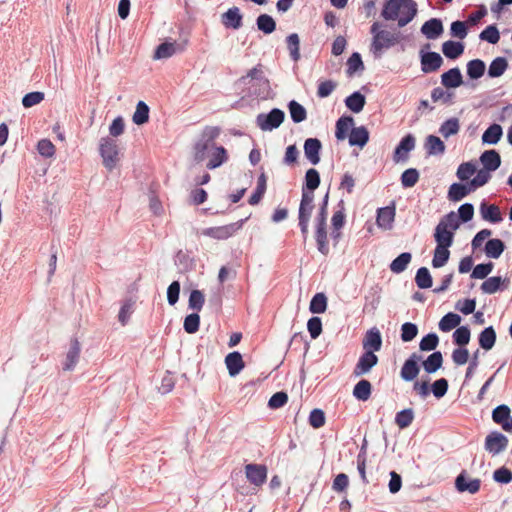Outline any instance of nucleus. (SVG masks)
<instances>
[{
  "label": "nucleus",
  "instance_id": "obj_1",
  "mask_svg": "<svg viewBox=\"0 0 512 512\" xmlns=\"http://www.w3.org/2000/svg\"><path fill=\"white\" fill-rule=\"evenodd\" d=\"M414 0H384L381 16L386 21L397 20L400 28L409 24L417 15Z\"/></svg>",
  "mask_w": 512,
  "mask_h": 512
},
{
  "label": "nucleus",
  "instance_id": "obj_2",
  "mask_svg": "<svg viewBox=\"0 0 512 512\" xmlns=\"http://www.w3.org/2000/svg\"><path fill=\"white\" fill-rule=\"evenodd\" d=\"M329 191L324 195L319 205L317 215L315 217V240L318 251L327 256L329 254V245L327 237V215H328Z\"/></svg>",
  "mask_w": 512,
  "mask_h": 512
},
{
  "label": "nucleus",
  "instance_id": "obj_3",
  "mask_svg": "<svg viewBox=\"0 0 512 512\" xmlns=\"http://www.w3.org/2000/svg\"><path fill=\"white\" fill-rule=\"evenodd\" d=\"M220 132L221 130L217 126H206L202 130L199 139L194 144V160L196 162L204 161L217 147L215 140L219 137Z\"/></svg>",
  "mask_w": 512,
  "mask_h": 512
},
{
  "label": "nucleus",
  "instance_id": "obj_4",
  "mask_svg": "<svg viewBox=\"0 0 512 512\" xmlns=\"http://www.w3.org/2000/svg\"><path fill=\"white\" fill-rule=\"evenodd\" d=\"M380 22H374L370 27L372 34V42L370 51L375 58H380L384 50H388L394 46L395 38L393 32L382 29Z\"/></svg>",
  "mask_w": 512,
  "mask_h": 512
},
{
  "label": "nucleus",
  "instance_id": "obj_5",
  "mask_svg": "<svg viewBox=\"0 0 512 512\" xmlns=\"http://www.w3.org/2000/svg\"><path fill=\"white\" fill-rule=\"evenodd\" d=\"M246 220L247 218H244L227 225L208 227L203 229L201 234L215 240H226L238 232L243 227Z\"/></svg>",
  "mask_w": 512,
  "mask_h": 512
},
{
  "label": "nucleus",
  "instance_id": "obj_6",
  "mask_svg": "<svg viewBox=\"0 0 512 512\" xmlns=\"http://www.w3.org/2000/svg\"><path fill=\"white\" fill-rule=\"evenodd\" d=\"M100 155L103 158V164L108 170H113L118 161V145L111 137H103L99 145Z\"/></svg>",
  "mask_w": 512,
  "mask_h": 512
},
{
  "label": "nucleus",
  "instance_id": "obj_7",
  "mask_svg": "<svg viewBox=\"0 0 512 512\" xmlns=\"http://www.w3.org/2000/svg\"><path fill=\"white\" fill-rule=\"evenodd\" d=\"M285 120V112L279 108H273L268 113H260L256 117V125L262 131H272L280 127Z\"/></svg>",
  "mask_w": 512,
  "mask_h": 512
},
{
  "label": "nucleus",
  "instance_id": "obj_8",
  "mask_svg": "<svg viewBox=\"0 0 512 512\" xmlns=\"http://www.w3.org/2000/svg\"><path fill=\"white\" fill-rule=\"evenodd\" d=\"M508 443V438L503 433L493 431L486 436L484 447L486 451L495 456L505 451Z\"/></svg>",
  "mask_w": 512,
  "mask_h": 512
},
{
  "label": "nucleus",
  "instance_id": "obj_9",
  "mask_svg": "<svg viewBox=\"0 0 512 512\" xmlns=\"http://www.w3.org/2000/svg\"><path fill=\"white\" fill-rule=\"evenodd\" d=\"M416 139L413 134L408 133L401 138L393 153V161L395 163L406 162L409 153L415 148Z\"/></svg>",
  "mask_w": 512,
  "mask_h": 512
},
{
  "label": "nucleus",
  "instance_id": "obj_10",
  "mask_svg": "<svg viewBox=\"0 0 512 512\" xmlns=\"http://www.w3.org/2000/svg\"><path fill=\"white\" fill-rule=\"evenodd\" d=\"M378 361L379 358L374 352L364 350L353 369V376L360 377L368 374L378 364Z\"/></svg>",
  "mask_w": 512,
  "mask_h": 512
},
{
  "label": "nucleus",
  "instance_id": "obj_11",
  "mask_svg": "<svg viewBox=\"0 0 512 512\" xmlns=\"http://www.w3.org/2000/svg\"><path fill=\"white\" fill-rule=\"evenodd\" d=\"M240 81H242L245 84L249 83L250 81H255L258 86H262L263 91L252 92L257 97L266 98L269 94V81L262 75V71L259 68V66L250 69L247 75L241 77Z\"/></svg>",
  "mask_w": 512,
  "mask_h": 512
},
{
  "label": "nucleus",
  "instance_id": "obj_12",
  "mask_svg": "<svg viewBox=\"0 0 512 512\" xmlns=\"http://www.w3.org/2000/svg\"><path fill=\"white\" fill-rule=\"evenodd\" d=\"M421 71L425 74L437 71L443 64L441 55L434 51L420 50Z\"/></svg>",
  "mask_w": 512,
  "mask_h": 512
},
{
  "label": "nucleus",
  "instance_id": "obj_13",
  "mask_svg": "<svg viewBox=\"0 0 512 512\" xmlns=\"http://www.w3.org/2000/svg\"><path fill=\"white\" fill-rule=\"evenodd\" d=\"M422 357L421 355L417 353H412L404 362L401 371L400 376L401 378L406 381L410 382L413 381L417 375L420 372L419 367V361H421Z\"/></svg>",
  "mask_w": 512,
  "mask_h": 512
},
{
  "label": "nucleus",
  "instance_id": "obj_14",
  "mask_svg": "<svg viewBox=\"0 0 512 512\" xmlns=\"http://www.w3.org/2000/svg\"><path fill=\"white\" fill-rule=\"evenodd\" d=\"M510 285V279L508 277L502 278L501 276L488 277L481 284L480 289L484 294H495L499 291L506 290Z\"/></svg>",
  "mask_w": 512,
  "mask_h": 512
},
{
  "label": "nucleus",
  "instance_id": "obj_15",
  "mask_svg": "<svg viewBox=\"0 0 512 512\" xmlns=\"http://www.w3.org/2000/svg\"><path fill=\"white\" fill-rule=\"evenodd\" d=\"M481 480L478 478L468 479L467 473L463 470L455 479V488L458 492H469L476 494L480 490Z\"/></svg>",
  "mask_w": 512,
  "mask_h": 512
},
{
  "label": "nucleus",
  "instance_id": "obj_16",
  "mask_svg": "<svg viewBox=\"0 0 512 512\" xmlns=\"http://www.w3.org/2000/svg\"><path fill=\"white\" fill-rule=\"evenodd\" d=\"M245 474L251 484L261 486L267 479V468L261 464H247L245 466Z\"/></svg>",
  "mask_w": 512,
  "mask_h": 512
},
{
  "label": "nucleus",
  "instance_id": "obj_17",
  "mask_svg": "<svg viewBox=\"0 0 512 512\" xmlns=\"http://www.w3.org/2000/svg\"><path fill=\"white\" fill-rule=\"evenodd\" d=\"M221 23L227 29L238 30L243 26V14L233 6L221 15Z\"/></svg>",
  "mask_w": 512,
  "mask_h": 512
},
{
  "label": "nucleus",
  "instance_id": "obj_18",
  "mask_svg": "<svg viewBox=\"0 0 512 512\" xmlns=\"http://www.w3.org/2000/svg\"><path fill=\"white\" fill-rule=\"evenodd\" d=\"M305 158L312 164L317 165L320 160L322 143L318 138H307L303 145Z\"/></svg>",
  "mask_w": 512,
  "mask_h": 512
},
{
  "label": "nucleus",
  "instance_id": "obj_19",
  "mask_svg": "<svg viewBox=\"0 0 512 512\" xmlns=\"http://www.w3.org/2000/svg\"><path fill=\"white\" fill-rule=\"evenodd\" d=\"M382 335L377 327H372L366 331L362 340L363 350L378 352L382 348Z\"/></svg>",
  "mask_w": 512,
  "mask_h": 512
},
{
  "label": "nucleus",
  "instance_id": "obj_20",
  "mask_svg": "<svg viewBox=\"0 0 512 512\" xmlns=\"http://www.w3.org/2000/svg\"><path fill=\"white\" fill-rule=\"evenodd\" d=\"M81 352V345L77 338H72L70 341L69 349L66 353L65 361L63 362L64 371H72L76 367Z\"/></svg>",
  "mask_w": 512,
  "mask_h": 512
},
{
  "label": "nucleus",
  "instance_id": "obj_21",
  "mask_svg": "<svg viewBox=\"0 0 512 512\" xmlns=\"http://www.w3.org/2000/svg\"><path fill=\"white\" fill-rule=\"evenodd\" d=\"M420 31L427 39L435 40L439 38L444 31L442 20L440 18H431L423 23Z\"/></svg>",
  "mask_w": 512,
  "mask_h": 512
},
{
  "label": "nucleus",
  "instance_id": "obj_22",
  "mask_svg": "<svg viewBox=\"0 0 512 512\" xmlns=\"http://www.w3.org/2000/svg\"><path fill=\"white\" fill-rule=\"evenodd\" d=\"M481 218L490 223H499L503 220L500 208L495 204H489L486 200L480 203Z\"/></svg>",
  "mask_w": 512,
  "mask_h": 512
},
{
  "label": "nucleus",
  "instance_id": "obj_23",
  "mask_svg": "<svg viewBox=\"0 0 512 512\" xmlns=\"http://www.w3.org/2000/svg\"><path fill=\"white\" fill-rule=\"evenodd\" d=\"M464 83L461 70L454 67L441 75V85L446 89H456Z\"/></svg>",
  "mask_w": 512,
  "mask_h": 512
},
{
  "label": "nucleus",
  "instance_id": "obj_24",
  "mask_svg": "<svg viewBox=\"0 0 512 512\" xmlns=\"http://www.w3.org/2000/svg\"><path fill=\"white\" fill-rule=\"evenodd\" d=\"M395 214L396 208L394 204L378 208L376 216L377 225L383 229H391L395 219Z\"/></svg>",
  "mask_w": 512,
  "mask_h": 512
},
{
  "label": "nucleus",
  "instance_id": "obj_25",
  "mask_svg": "<svg viewBox=\"0 0 512 512\" xmlns=\"http://www.w3.org/2000/svg\"><path fill=\"white\" fill-rule=\"evenodd\" d=\"M480 162L484 169L494 172L501 165V156L495 149L485 150L480 156Z\"/></svg>",
  "mask_w": 512,
  "mask_h": 512
},
{
  "label": "nucleus",
  "instance_id": "obj_26",
  "mask_svg": "<svg viewBox=\"0 0 512 512\" xmlns=\"http://www.w3.org/2000/svg\"><path fill=\"white\" fill-rule=\"evenodd\" d=\"M225 364L231 377L238 375L245 366L242 355L238 351H233L227 354L225 357Z\"/></svg>",
  "mask_w": 512,
  "mask_h": 512
},
{
  "label": "nucleus",
  "instance_id": "obj_27",
  "mask_svg": "<svg viewBox=\"0 0 512 512\" xmlns=\"http://www.w3.org/2000/svg\"><path fill=\"white\" fill-rule=\"evenodd\" d=\"M369 135V131L365 126L353 127L348 136L349 145L362 149L368 143Z\"/></svg>",
  "mask_w": 512,
  "mask_h": 512
},
{
  "label": "nucleus",
  "instance_id": "obj_28",
  "mask_svg": "<svg viewBox=\"0 0 512 512\" xmlns=\"http://www.w3.org/2000/svg\"><path fill=\"white\" fill-rule=\"evenodd\" d=\"M434 239L439 246L451 247L454 241V231L446 228L444 222H439L435 228Z\"/></svg>",
  "mask_w": 512,
  "mask_h": 512
},
{
  "label": "nucleus",
  "instance_id": "obj_29",
  "mask_svg": "<svg viewBox=\"0 0 512 512\" xmlns=\"http://www.w3.org/2000/svg\"><path fill=\"white\" fill-rule=\"evenodd\" d=\"M497 334L493 326L484 328L478 335V343L481 349L490 351L496 343Z\"/></svg>",
  "mask_w": 512,
  "mask_h": 512
},
{
  "label": "nucleus",
  "instance_id": "obj_30",
  "mask_svg": "<svg viewBox=\"0 0 512 512\" xmlns=\"http://www.w3.org/2000/svg\"><path fill=\"white\" fill-rule=\"evenodd\" d=\"M473 191L469 183L455 182L450 185L448 190V199L452 202H459Z\"/></svg>",
  "mask_w": 512,
  "mask_h": 512
},
{
  "label": "nucleus",
  "instance_id": "obj_31",
  "mask_svg": "<svg viewBox=\"0 0 512 512\" xmlns=\"http://www.w3.org/2000/svg\"><path fill=\"white\" fill-rule=\"evenodd\" d=\"M335 137L337 140H344L349 136V130L354 127V119L350 115H343L336 121Z\"/></svg>",
  "mask_w": 512,
  "mask_h": 512
},
{
  "label": "nucleus",
  "instance_id": "obj_32",
  "mask_svg": "<svg viewBox=\"0 0 512 512\" xmlns=\"http://www.w3.org/2000/svg\"><path fill=\"white\" fill-rule=\"evenodd\" d=\"M465 45L459 41L448 40L442 44V52L450 60L458 59L464 52Z\"/></svg>",
  "mask_w": 512,
  "mask_h": 512
},
{
  "label": "nucleus",
  "instance_id": "obj_33",
  "mask_svg": "<svg viewBox=\"0 0 512 512\" xmlns=\"http://www.w3.org/2000/svg\"><path fill=\"white\" fill-rule=\"evenodd\" d=\"M505 249L506 245L501 239L492 238L485 243L484 252L488 258L498 259Z\"/></svg>",
  "mask_w": 512,
  "mask_h": 512
},
{
  "label": "nucleus",
  "instance_id": "obj_34",
  "mask_svg": "<svg viewBox=\"0 0 512 512\" xmlns=\"http://www.w3.org/2000/svg\"><path fill=\"white\" fill-rule=\"evenodd\" d=\"M346 107L353 113H360L365 104L366 97L360 91H355L349 96H347L344 100Z\"/></svg>",
  "mask_w": 512,
  "mask_h": 512
},
{
  "label": "nucleus",
  "instance_id": "obj_35",
  "mask_svg": "<svg viewBox=\"0 0 512 512\" xmlns=\"http://www.w3.org/2000/svg\"><path fill=\"white\" fill-rule=\"evenodd\" d=\"M424 148L427 155L436 156L442 155L445 152L446 146L438 136L429 135L426 137Z\"/></svg>",
  "mask_w": 512,
  "mask_h": 512
},
{
  "label": "nucleus",
  "instance_id": "obj_36",
  "mask_svg": "<svg viewBox=\"0 0 512 512\" xmlns=\"http://www.w3.org/2000/svg\"><path fill=\"white\" fill-rule=\"evenodd\" d=\"M443 365V355L441 351H434L423 362L422 366L427 374L437 372Z\"/></svg>",
  "mask_w": 512,
  "mask_h": 512
},
{
  "label": "nucleus",
  "instance_id": "obj_37",
  "mask_svg": "<svg viewBox=\"0 0 512 512\" xmlns=\"http://www.w3.org/2000/svg\"><path fill=\"white\" fill-rule=\"evenodd\" d=\"M450 90L451 89H444L443 87H435L431 91V100L434 103L440 102L448 106L454 104L455 93Z\"/></svg>",
  "mask_w": 512,
  "mask_h": 512
},
{
  "label": "nucleus",
  "instance_id": "obj_38",
  "mask_svg": "<svg viewBox=\"0 0 512 512\" xmlns=\"http://www.w3.org/2000/svg\"><path fill=\"white\" fill-rule=\"evenodd\" d=\"M208 157H210V159L206 167L209 170L216 169L228 160L227 150L223 146L216 147Z\"/></svg>",
  "mask_w": 512,
  "mask_h": 512
},
{
  "label": "nucleus",
  "instance_id": "obj_39",
  "mask_svg": "<svg viewBox=\"0 0 512 512\" xmlns=\"http://www.w3.org/2000/svg\"><path fill=\"white\" fill-rule=\"evenodd\" d=\"M503 135L501 125L497 123L491 124L482 134V142L484 144L496 145Z\"/></svg>",
  "mask_w": 512,
  "mask_h": 512
},
{
  "label": "nucleus",
  "instance_id": "obj_40",
  "mask_svg": "<svg viewBox=\"0 0 512 512\" xmlns=\"http://www.w3.org/2000/svg\"><path fill=\"white\" fill-rule=\"evenodd\" d=\"M256 27L262 33L269 35L276 30L277 24L271 15L262 13L256 18Z\"/></svg>",
  "mask_w": 512,
  "mask_h": 512
},
{
  "label": "nucleus",
  "instance_id": "obj_41",
  "mask_svg": "<svg viewBox=\"0 0 512 512\" xmlns=\"http://www.w3.org/2000/svg\"><path fill=\"white\" fill-rule=\"evenodd\" d=\"M372 393V385L367 379H361L353 388V396L359 401H367Z\"/></svg>",
  "mask_w": 512,
  "mask_h": 512
},
{
  "label": "nucleus",
  "instance_id": "obj_42",
  "mask_svg": "<svg viewBox=\"0 0 512 512\" xmlns=\"http://www.w3.org/2000/svg\"><path fill=\"white\" fill-rule=\"evenodd\" d=\"M411 260L412 254L410 252H402L390 263L389 269L394 274H400L407 269Z\"/></svg>",
  "mask_w": 512,
  "mask_h": 512
},
{
  "label": "nucleus",
  "instance_id": "obj_43",
  "mask_svg": "<svg viewBox=\"0 0 512 512\" xmlns=\"http://www.w3.org/2000/svg\"><path fill=\"white\" fill-rule=\"evenodd\" d=\"M285 42L291 60L294 62L299 61L301 58L299 35L297 33H291L286 37Z\"/></svg>",
  "mask_w": 512,
  "mask_h": 512
},
{
  "label": "nucleus",
  "instance_id": "obj_44",
  "mask_svg": "<svg viewBox=\"0 0 512 512\" xmlns=\"http://www.w3.org/2000/svg\"><path fill=\"white\" fill-rule=\"evenodd\" d=\"M461 320L462 318L459 314L448 312L441 318L438 326L441 331L449 332L452 329L459 327Z\"/></svg>",
  "mask_w": 512,
  "mask_h": 512
},
{
  "label": "nucleus",
  "instance_id": "obj_45",
  "mask_svg": "<svg viewBox=\"0 0 512 512\" xmlns=\"http://www.w3.org/2000/svg\"><path fill=\"white\" fill-rule=\"evenodd\" d=\"M321 183L320 174L317 169L309 168L304 176L302 189L306 191H315Z\"/></svg>",
  "mask_w": 512,
  "mask_h": 512
},
{
  "label": "nucleus",
  "instance_id": "obj_46",
  "mask_svg": "<svg viewBox=\"0 0 512 512\" xmlns=\"http://www.w3.org/2000/svg\"><path fill=\"white\" fill-rule=\"evenodd\" d=\"M508 68V61L505 57L494 58L488 68V76L490 78H498L502 76Z\"/></svg>",
  "mask_w": 512,
  "mask_h": 512
},
{
  "label": "nucleus",
  "instance_id": "obj_47",
  "mask_svg": "<svg viewBox=\"0 0 512 512\" xmlns=\"http://www.w3.org/2000/svg\"><path fill=\"white\" fill-rule=\"evenodd\" d=\"M288 110L291 120L296 124L303 122L307 118V111L305 107L296 100H291L288 103Z\"/></svg>",
  "mask_w": 512,
  "mask_h": 512
},
{
  "label": "nucleus",
  "instance_id": "obj_48",
  "mask_svg": "<svg viewBox=\"0 0 512 512\" xmlns=\"http://www.w3.org/2000/svg\"><path fill=\"white\" fill-rule=\"evenodd\" d=\"M467 75L472 80L481 78L486 70L485 62L481 59H473L467 63Z\"/></svg>",
  "mask_w": 512,
  "mask_h": 512
},
{
  "label": "nucleus",
  "instance_id": "obj_49",
  "mask_svg": "<svg viewBox=\"0 0 512 512\" xmlns=\"http://www.w3.org/2000/svg\"><path fill=\"white\" fill-rule=\"evenodd\" d=\"M460 130V124H459V119L456 118V117H452V118H449L447 120H445L441 125H440V128H439V133L444 137V138H449L453 135H456Z\"/></svg>",
  "mask_w": 512,
  "mask_h": 512
},
{
  "label": "nucleus",
  "instance_id": "obj_50",
  "mask_svg": "<svg viewBox=\"0 0 512 512\" xmlns=\"http://www.w3.org/2000/svg\"><path fill=\"white\" fill-rule=\"evenodd\" d=\"M415 283L419 289H429L432 287L433 279L427 267H420L416 271Z\"/></svg>",
  "mask_w": 512,
  "mask_h": 512
},
{
  "label": "nucleus",
  "instance_id": "obj_51",
  "mask_svg": "<svg viewBox=\"0 0 512 512\" xmlns=\"http://www.w3.org/2000/svg\"><path fill=\"white\" fill-rule=\"evenodd\" d=\"M450 257L449 247L436 245L432 258V267L441 268L448 262Z\"/></svg>",
  "mask_w": 512,
  "mask_h": 512
},
{
  "label": "nucleus",
  "instance_id": "obj_52",
  "mask_svg": "<svg viewBox=\"0 0 512 512\" xmlns=\"http://www.w3.org/2000/svg\"><path fill=\"white\" fill-rule=\"evenodd\" d=\"M471 338V331L467 325L459 326L452 335L453 343L459 347H466Z\"/></svg>",
  "mask_w": 512,
  "mask_h": 512
},
{
  "label": "nucleus",
  "instance_id": "obj_53",
  "mask_svg": "<svg viewBox=\"0 0 512 512\" xmlns=\"http://www.w3.org/2000/svg\"><path fill=\"white\" fill-rule=\"evenodd\" d=\"M327 309V297L324 293H316L309 304V311L313 314L324 313Z\"/></svg>",
  "mask_w": 512,
  "mask_h": 512
},
{
  "label": "nucleus",
  "instance_id": "obj_54",
  "mask_svg": "<svg viewBox=\"0 0 512 512\" xmlns=\"http://www.w3.org/2000/svg\"><path fill=\"white\" fill-rule=\"evenodd\" d=\"M419 171L416 168H408L401 174L400 181L403 188H412L419 181Z\"/></svg>",
  "mask_w": 512,
  "mask_h": 512
},
{
  "label": "nucleus",
  "instance_id": "obj_55",
  "mask_svg": "<svg viewBox=\"0 0 512 512\" xmlns=\"http://www.w3.org/2000/svg\"><path fill=\"white\" fill-rule=\"evenodd\" d=\"M149 106L144 101H139L136 105L132 120L136 125H143L149 120Z\"/></svg>",
  "mask_w": 512,
  "mask_h": 512
},
{
  "label": "nucleus",
  "instance_id": "obj_56",
  "mask_svg": "<svg viewBox=\"0 0 512 512\" xmlns=\"http://www.w3.org/2000/svg\"><path fill=\"white\" fill-rule=\"evenodd\" d=\"M481 41H486L490 44H497L500 40V32L496 24L488 25L479 34Z\"/></svg>",
  "mask_w": 512,
  "mask_h": 512
},
{
  "label": "nucleus",
  "instance_id": "obj_57",
  "mask_svg": "<svg viewBox=\"0 0 512 512\" xmlns=\"http://www.w3.org/2000/svg\"><path fill=\"white\" fill-rule=\"evenodd\" d=\"M494 269V263L489 261L486 263H480L474 266L472 269V272L470 274V277L472 279H487L488 275L493 271Z\"/></svg>",
  "mask_w": 512,
  "mask_h": 512
},
{
  "label": "nucleus",
  "instance_id": "obj_58",
  "mask_svg": "<svg viewBox=\"0 0 512 512\" xmlns=\"http://www.w3.org/2000/svg\"><path fill=\"white\" fill-rule=\"evenodd\" d=\"M414 419V411L411 408L403 409L396 413L395 423L400 429H405L411 425Z\"/></svg>",
  "mask_w": 512,
  "mask_h": 512
},
{
  "label": "nucleus",
  "instance_id": "obj_59",
  "mask_svg": "<svg viewBox=\"0 0 512 512\" xmlns=\"http://www.w3.org/2000/svg\"><path fill=\"white\" fill-rule=\"evenodd\" d=\"M176 53V43L164 42L158 45L154 52V59H166Z\"/></svg>",
  "mask_w": 512,
  "mask_h": 512
},
{
  "label": "nucleus",
  "instance_id": "obj_60",
  "mask_svg": "<svg viewBox=\"0 0 512 512\" xmlns=\"http://www.w3.org/2000/svg\"><path fill=\"white\" fill-rule=\"evenodd\" d=\"M364 68V63L360 53L353 52L347 60V74L352 76L358 71H363Z\"/></svg>",
  "mask_w": 512,
  "mask_h": 512
},
{
  "label": "nucleus",
  "instance_id": "obj_61",
  "mask_svg": "<svg viewBox=\"0 0 512 512\" xmlns=\"http://www.w3.org/2000/svg\"><path fill=\"white\" fill-rule=\"evenodd\" d=\"M510 415H511L510 407L506 404H500L493 409L492 420L496 424L501 426L502 423L505 422Z\"/></svg>",
  "mask_w": 512,
  "mask_h": 512
},
{
  "label": "nucleus",
  "instance_id": "obj_62",
  "mask_svg": "<svg viewBox=\"0 0 512 512\" xmlns=\"http://www.w3.org/2000/svg\"><path fill=\"white\" fill-rule=\"evenodd\" d=\"M439 344V337L436 333L430 332L422 337L419 343L421 351H433Z\"/></svg>",
  "mask_w": 512,
  "mask_h": 512
},
{
  "label": "nucleus",
  "instance_id": "obj_63",
  "mask_svg": "<svg viewBox=\"0 0 512 512\" xmlns=\"http://www.w3.org/2000/svg\"><path fill=\"white\" fill-rule=\"evenodd\" d=\"M475 173L476 165L472 162H464L458 166L456 175L459 180L466 181L469 180Z\"/></svg>",
  "mask_w": 512,
  "mask_h": 512
},
{
  "label": "nucleus",
  "instance_id": "obj_64",
  "mask_svg": "<svg viewBox=\"0 0 512 512\" xmlns=\"http://www.w3.org/2000/svg\"><path fill=\"white\" fill-rule=\"evenodd\" d=\"M200 316L198 313H191L184 318L183 328L188 334H194L199 330Z\"/></svg>",
  "mask_w": 512,
  "mask_h": 512
}]
</instances>
